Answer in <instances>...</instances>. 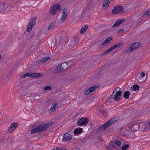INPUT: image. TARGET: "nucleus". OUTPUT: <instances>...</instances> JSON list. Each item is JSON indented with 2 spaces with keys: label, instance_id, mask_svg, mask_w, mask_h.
I'll return each mask as SVG.
<instances>
[{
  "label": "nucleus",
  "instance_id": "1",
  "mask_svg": "<svg viewBox=\"0 0 150 150\" xmlns=\"http://www.w3.org/2000/svg\"><path fill=\"white\" fill-rule=\"evenodd\" d=\"M119 119L117 117L110 119L103 125H101L96 130L97 132H100L104 131L110 126L115 123Z\"/></svg>",
  "mask_w": 150,
  "mask_h": 150
},
{
  "label": "nucleus",
  "instance_id": "2",
  "mask_svg": "<svg viewBox=\"0 0 150 150\" xmlns=\"http://www.w3.org/2000/svg\"><path fill=\"white\" fill-rule=\"evenodd\" d=\"M52 124V122H48L40 125L32 129L31 131V134H33L35 133L43 131L48 128Z\"/></svg>",
  "mask_w": 150,
  "mask_h": 150
},
{
  "label": "nucleus",
  "instance_id": "3",
  "mask_svg": "<svg viewBox=\"0 0 150 150\" xmlns=\"http://www.w3.org/2000/svg\"><path fill=\"white\" fill-rule=\"evenodd\" d=\"M61 9V8L59 5L58 4H55L51 7L49 13L52 16H53L55 15Z\"/></svg>",
  "mask_w": 150,
  "mask_h": 150
},
{
  "label": "nucleus",
  "instance_id": "4",
  "mask_svg": "<svg viewBox=\"0 0 150 150\" xmlns=\"http://www.w3.org/2000/svg\"><path fill=\"white\" fill-rule=\"evenodd\" d=\"M124 8L121 6H116L112 9V13L113 14L122 13L124 12Z\"/></svg>",
  "mask_w": 150,
  "mask_h": 150
},
{
  "label": "nucleus",
  "instance_id": "5",
  "mask_svg": "<svg viewBox=\"0 0 150 150\" xmlns=\"http://www.w3.org/2000/svg\"><path fill=\"white\" fill-rule=\"evenodd\" d=\"M42 75V74H41L40 73H32L29 74L28 73H27L21 75V78H24L27 76H29L31 78H36L40 77Z\"/></svg>",
  "mask_w": 150,
  "mask_h": 150
},
{
  "label": "nucleus",
  "instance_id": "6",
  "mask_svg": "<svg viewBox=\"0 0 150 150\" xmlns=\"http://www.w3.org/2000/svg\"><path fill=\"white\" fill-rule=\"evenodd\" d=\"M141 45L140 43L137 42L134 43L132 44L130 46V47L127 50V52L130 53L132 51L138 48V47H140Z\"/></svg>",
  "mask_w": 150,
  "mask_h": 150
},
{
  "label": "nucleus",
  "instance_id": "7",
  "mask_svg": "<svg viewBox=\"0 0 150 150\" xmlns=\"http://www.w3.org/2000/svg\"><path fill=\"white\" fill-rule=\"evenodd\" d=\"M89 121V119L87 117H82L79 119L77 121V125L79 126L83 125H86Z\"/></svg>",
  "mask_w": 150,
  "mask_h": 150
},
{
  "label": "nucleus",
  "instance_id": "8",
  "mask_svg": "<svg viewBox=\"0 0 150 150\" xmlns=\"http://www.w3.org/2000/svg\"><path fill=\"white\" fill-rule=\"evenodd\" d=\"M18 125V124L17 122H14L11 123L8 129V132L10 133H11L16 129Z\"/></svg>",
  "mask_w": 150,
  "mask_h": 150
},
{
  "label": "nucleus",
  "instance_id": "9",
  "mask_svg": "<svg viewBox=\"0 0 150 150\" xmlns=\"http://www.w3.org/2000/svg\"><path fill=\"white\" fill-rule=\"evenodd\" d=\"M146 123L145 122H141L139 124V128L141 131L145 132L149 131L148 129H147V126H146Z\"/></svg>",
  "mask_w": 150,
  "mask_h": 150
},
{
  "label": "nucleus",
  "instance_id": "10",
  "mask_svg": "<svg viewBox=\"0 0 150 150\" xmlns=\"http://www.w3.org/2000/svg\"><path fill=\"white\" fill-rule=\"evenodd\" d=\"M14 139V138L13 137H8L6 141L4 140L5 143L4 144V146L5 147L11 145Z\"/></svg>",
  "mask_w": 150,
  "mask_h": 150
},
{
  "label": "nucleus",
  "instance_id": "11",
  "mask_svg": "<svg viewBox=\"0 0 150 150\" xmlns=\"http://www.w3.org/2000/svg\"><path fill=\"white\" fill-rule=\"evenodd\" d=\"M139 126V125H138L137 123H133L129 126V127L132 131L135 132L140 129Z\"/></svg>",
  "mask_w": 150,
  "mask_h": 150
},
{
  "label": "nucleus",
  "instance_id": "12",
  "mask_svg": "<svg viewBox=\"0 0 150 150\" xmlns=\"http://www.w3.org/2000/svg\"><path fill=\"white\" fill-rule=\"evenodd\" d=\"M68 11L65 8H64L62 13L61 21L62 23H64L66 20L67 15Z\"/></svg>",
  "mask_w": 150,
  "mask_h": 150
},
{
  "label": "nucleus",
  "instance_id": "13",
  "mask_svg": "<svg viewBox=\"0 0 150 150\" xmlns=\"http://www.w3.org/2000/svg\"><path fill=\"white\" fill-rule=\"evenodd\" d=\"M72 136L70 134L66 133L64 134L62 140L63 141H69L72 139Z\"/></svg>",
  "mask_w": 150,
  "mask_h": 150
},
{
  "label": "nucleus",
  "instance_id": "14",
  "mask_svg": "<svg viewBox=\"0 0 150 150\" xmlns=\"http://www.w3.org/2000/svg\"><path fill=\"white\" fill-rule=\"evenodd\" d=\"M122 92L121 91H119L117 92L113 97L114 99L116 101H119L120 100V96H121Z\"/></svg>",
  "mask_w": 150,
  "mask_h": 150
},
{
  "label": "nucleus",
  "instance_id": "15",
  "mask_svg": "<svg viewBox=\"0 0 150 150\" xmlns=\"http://www.w3.org/2000/svg\"><path fill=\"white\" fill-rule=\"evenodd\" d=\"M98 86H97L90 87L85 92V94L86 95H88L92 91L96 90Z\"/></svg>",
  "mask_w": 150,
  "mask_h": 150
},
{
  "label": "nucleus",
  "instance_id": "16",
  "mask_svg": "<svg viewBox=\"0 0 150 150\" xmlns=\"http://www.w3.org/2000/svg\"><path fill=\"white\" fill-rule=\"evenodd\" d=\"M130 133L129 131L126 130H123L120 132V133L121 135L127 138L129 137V134Z\"/></svg>",
  "mask_w": 150,
  "mask_h": 150
},
{
  "label": "nucleus",
  "instance_id": "17",
  "mask_svg": "<svg viewBox=\"0 0 150 150\" xmlns=\"http://www.w3.org/2000/svg\"><path fill=\"white\" fill-rule=\"evenodd\" d=\"M125 20V19H119L116 21L112 27H116L118 26L122 23H123Z\"/></svg>",
  "mask_w": 150,
  "mask_h": 150
},
{
  "label": "nucleus",
  "instance_id": "18",
  "mask_svg": "<svg viewBox=\"0 0 150 150\" xmlns=\"http://www.w3.org/2000/svg\"><path fill=\"white\" fill-rule=\"evenodd\" d=\"M7 7V4L2 2L0 3V13L5 11Z\"/></svg>",
  "mask_w": 150,
  "mask_h": 150
},
{
  "label": "nucleus",
  "instance_id": "19",
  "mask_svg": "<svg viewBox=\"0 0 150 150\" xmlns=\"http://www.w3.org/2000/svg\"><path fill=\"white\" fill-rule=\"evenodd\" d=\"M58 105V104L57 103H54L51 106L50 111H51L53 112H54L56 110Z\"/></svg>",
  "mask_w": 150,
  "mask_h": 150
},
{
  "label": "nucleus",
  "instance_id": "20",
  "mask_svg": "<svg viewBox=\"0 0 150 150\" xmlns=\"http://www.w3.org/2000/svg\"><path fill=\"white\" fill-rule=\"evenodd\" d=\"M79 40L77 37H74L72 39L71 45H76L78 44V42Z\"/></svg>",
  "mask_w": 150,
  "mask_h": 150
},
{
  "label": "nucleus",
  "instance_id": "21",
  "mask_svg": "<svg viewBox=\"0 0 150 150\" xmlns=\"http://www.w3.org/2000/svg\"><path fill=\"white\" fill-rule=\"evenodd\" d=\"M6 136L5 135H2V138L0 139V150L1 149L2 147L3 146H4V137Z\"/></svg>",
  "mask_w": 150,
  "mask_h": 150
},
{
  "label": "nucleus",
  "instance_id": "22",
  "mask_svg": "<svg viewBox=\"0 0 150 150\" xmlns=\"http://www.w3.org/2000/svg\"><path fill=\"white\" fill-rule=\"evenodd\" d=\"M112 37H110L106 39L104 42L101 44L102 45H106L108 43L110 42L112 39Z\"/></svg>",
  "mask_w": 150,
  "mask_h": 150
},
{
  "label": "nucleus",
  "instance_id": "23",
  "mask_svg": "<svg viewBox=\"0 0 150 150\" xmlns=\"http://www.w3.org/2000/svg\"><path fill=\"white\" fill-rule=\"evenodd\" d=\"M111 142L112 141H111L109 143L110 145L109 146H106V148L107 149L111 150L112 149V148H115V145L114 144H112Z\"/></svg>",
  "mask_w": 150,
  "mask_h": 150
},
{
  "label": "nucleus",
  "instance_id": "24",
  "mask_svg": "<svg viewBox=\"0 0 150 150\" xmlns=\"http://www.w3.org/2000/svg\"><path fill=\"white\" fill-rule=\"evenodd\" d=\"M88 29V26L87 25H84L82 26L81 29L80 33L81 34H83Z\"/></svg>",
  "mask_w": 150,
  "mask_h": 150
},
{
  "label": "nucleus",
  "instance_id": "25",
  "mask_svg": "<svg viewBox=\"0 0 150 150\" xmlns=\"http://www.w3.org/2000/svg\"><path fill=\"white\" fill-rule=\"evenodd\" d=\"M83 129L82 128L76 129L74 131V134H81L83 132Z\"/></svg>",
  "mask_w": 150,
  "mask_h": 150
},
{
  "label": "nucleus",
  "instance_id": "26",
  "mask_svg": "<svg viewBox=\"0 0 150 150\" xmlns=\"http://www.w3.org/2000/svg\"><path fill=\"white\" fill-rule=\"evenodd\" d=\"M139 86L137 84H135L131 87V89L133 91H136L139 89Z\"/></svg>",
  "mask_w": 150,
  "mask_h": 150
},
{
  "label": "nucleus",
  "instance_id": "27",
  "mask_svg": "<svg viewBox=\"0 0 150 150\" xmlns=\"http://www.w3.org/2000/svg\"><path fill=\"white\" fill-rule=\"evenodd\" d=\"M37 18L36 17H34L33 18L31 19L29 23H30L34 26L36 23V21Z\"/></svg>",
  "mask_w": 150,
  "mask_h": 150
},
{
  "label": "nucleus",
  "instance_id": "28",
  "mask_svg": "<svg viewBox=\"0 0 150 150\" xmlns=\"http://www.w3.org/2000/svg\"><path fill=\"white\" fill-rule=\"evenodd\" d=\"M68 63L67 62H64L62 63L61 64V67L62 68V69L63 70H66L68 67Z\"/></svg>",
  "mask_w": 150,
  "mask_h": 150
},
{
  "label": "nucleus",
  "instance_id": "29",
  "mask_svg": "<svg viewBox=\"0 0 150 150\" xmlns=\"http://www.w3.org/2000/svg\"><path fill=\"white\" fill-rule=\"evenodd\" d=\"M47 43L49 46L51 47L54 48L55 45V43L54 41L51 40H49L47 42Z\"/></svg>",
  "mask_w": 150,
  "mask_h": 150
},
{
  "label": "nucleus",
  "instance_id": "30",
  "mask_svg": "<svg viewBox=\"0 0 150 150\" xmlns=\"http://www.w3.org/2000/svg\"><path fill=\"white\" fill-rule=\"evenodd\" d=\"M123 45V43L122 42L118 43L115 45H114L111 47L113 50L115 49L116 48L120 47V46H122Z\"/></svg>",
  "mask_w": 150,
  "mask_h": 150
},
{
  "label": "nucleus",
  "instance_id": "31",
  "mask_svg": "<svg viewBox=\"0 0 150 150\" xmlns=\"http://www.w3.org/2000/svg\"><path fill=\"white\" fill-rule=\"evenodd\" d=\"M130 94V93L129 91H126L125 92L123 97L126 99L129 98V95Z\"/></svg>",
  "mask_w": 150,
  "mask_h": 150
},
{
  "label": "nucleus",
  "instance_id": "32",
  "mask_svg": "<svg viewBox=\"0 0 150 150\" xmlns=\"http://www.w3.org/2000/svg\"><path fill=\"white\" fill-rule=\"evenodd\" d=\"M33 26V25L30 23H29L27 26V31L28 32H30Z\"/></svg>",
  "mask_w": 150,
  "mask_h": 150
},
{
  "label": "nucleus",
  "instance_id": "33",
  "mask_svg": "<svg viewBox=\"0 0 150 150\" xmlns=\"http://www.w3.org/2000/svg\"><path fill=\"white\" fill-rule=\"evenodd\" d=\"M55 23V22L54 21L52 22H51L50 24L48 27V30H49L51 29L53 27Z\"/></svg>",
  "mask_w": 150,
  "mask_h": 150
},
{
  "label": "nucleus",
  "instance_id": "34",
  "mask_svg": "<svg viewBox=\"0 0 150 150\" xmlns=\"http://www.w3.org/2000/svg\"><path fill=\"white\" fill-rule=\"evenodd\" d=\"M63 69H62V68L61 65L60 66H58L57 68H56L54 69V71H57V72H59L61 71Z\"/></svg>",
  "mask_w": 150,
  "mask_h": 150
},
{
  "label": "nucleus",
  "instance_id": "35",
  "mask_svg": "<svg viewBox=\"0 0 150 150\" xmlns=\"http://www.w3.org/2000/svg\"><path fill=\"white\" fill-rule=\"evenodd\" d=\"M110 3V1L108 0H105L103 5V7H106V8H107L109 5V3Z\"/></svg>",
  "mask_w": 150,
  "mask_h": 150
},
{
  "label": "nucleus",
  "instance_id": "36",
  "mask_svg": "<svg viewBox=\"0 0 150 150\" xmlns=\"http://www.w3.org/2000/svg\"><path fill=\"white\" fill-rule=\"evenodd\" d=\"M112 50H113L112 49V47H111V48H110L109 49H108L107 50H106L103 53V55H105L106 54L108 53H109V52H110V51H112Z\"/></svg>",
  "mask_w": 150,
  "mask_h": 150
},
{
  "label": "nucleus",
  "instance_id": "37",
  "mask_svg": "<svg viewBox=\"0 0 150 150\" xmlns=\"http://www.w3.org/2000/svg\"><path fill=\"white\" fill-rule=\"evenodd\" d=\"M101 114L103 115L104 116H106L108 114V112L105 110H102L101 111Z\"/></svg>",
  "mask_w": 150,
  "mask_h": 150
},
{
  "label": "nucleus",
  "instance_id": "38",
  "mask_svg": "<svg viewBox=\"0 0 150 150\" xmlns=\"http://www.w3.org/2000/svg\"><path fill=\"white\" fill-rule=\"evenodd\" d=\"M114 144H115L118 146H119L121 144V142L118 140H116L115 142H113Z\"/></svg>",
  "mask_w": 150,
  "mask_h": 150
},
{
  "label": "nucleus",
  "instance_id": "39",
  "mask_svg": "<svg viewBox=\"0 0 150 150\" xmlns=\"http://www.w3.org/2000/svg\"><path fill=\"white\" fill-rule=\"evenodd\" d=\"M129 146V144H126L123 146L122 147V150H125L128 148Z\"/></svg>",
  "mask_w": 150,
  "mask_h": 150
},
{
  "label": "nucleus",
  "instance_id": "40",
  "mask_svg": "<svg viewBox=\"0 0 150 150\" xmlns=\"http://www.w3.org/2000/svg\"><path fill=\"white\" fill-rule=\"evenodd\" d=\"M50 59V57H46L42 58L41 59V61L42 63L44 62H45L47 61Z\"/></svg>",
  "mask_w": 150,
  "mask_h": 150
},
{
  "label": "nucleus",
  "instance_id": "41",
  "mask_svg": "<svg viewBox=\"0 0 150 150\" xmlns=\"http://www.w3.org/2000/svg\"><path fill=\"white\" fill-rule=\"evenodd\" d=\"M52 89V87L49 86H47L45 87L44 88V90H51Z\"/></svg>",
  "mask_w": 150,
  "mask_h": 150
},
{
  "label": "nucleus",
  "instance_id": "42",
  "mask_svg": "<svg viewBox=\"0 0 150 150\" xmlns=\"http://www.w3.org/2000/svg\"><path fill=\"white\" fill-rule=\"evenodd\" d=\"M51 150H68L67 149H62L61 148H60L59 147H55L54 149H52Z\"/></svg>",
  "mask_w": 150,
  "mask_h": 150
},
{
  "label": "nucleus",
  "instance_id": "43",
  "mask_svg": "<svg viewBox=\"0 0 150 150\" xmlns=\"http://www.w3.org/2000/svg\"><path fill=\"white\" fill-rule=\"evenodd\" d=\"M150 15V11H148L145 14H144L143 15V18L145 17L146 16H149Z\"/></svg>",
  "mask_w": 150,
  "mask_h": 150
},
{
  "label": "nucleus",
  "instance_id": "44",
  "mask_svg": "<svg viewBox=\"0 0 150 150\" xmlns=\"http://www.w3.org/2000/svg\"><path fill=\"white\" fill-rule=\"evenodd\" d=\"M146 126H147V128L149 129V130H150V121L148 122L147 123H146Z\"/></svg>",
  "mask_w": 150,
  "mask_h": 150
},
{
  "label": "nucleus",
  "instance_id": "45",
  "mask_svg": "<svg viewBox=\"0 0 150 150\" xmlns=\"http://www.w3.org/2000/svg\"><path fill=\"white\" fill-rule=\"evenodd\" d=\"M145 76V74L144 72H142L140 74V76L141 77V78H142L144 77Z\"/></svg>",
  "mask_w": 150,
  "mask_h": 150
},
{
  "label": "nucleus",
  "instance_id": "46",
  "mask_svg": "<svg viewBox=\"0 0 150 150\" xmlns=\"http://www.w3.org/2000/svg\"><path fill=\"white\" fill-rule=\"evenodd\" d=\"M36 63L37 64H40V63H42V62L41 61V59L40 60H38L36 61Z\"/></svg>",
  "mask_w": 150,
  "mask_h": 150
},
{
  "label": "nucleus",
  "instance_id": "47",
  "mask_svg": "<svg viewBox=\"0 0 150 150\" xmlns=\"http://www.w3.org/2000/svg\"><path fill=\"white\" fill-rule=\"evenodd\" d=\"M108 98H110L109 99V100H110V101H111L112 99V96L108 97Z\"/></svg>",
  "mask_w": 150,
  "mask_h": 150
},
{
  "label": "nucleus",
  "instance_id": "48",
  "mask_svg": "<svg viewBox=\"0 0 150 150\" xmlns=\"http://www.w3.org/2000/svg\"><path fill=\"white\" fill-rule=\"evenodd\" d=\"M110 98H108L106 99V101L107 102V103H109L110 102V100H109V99Z\"/></svg>",
  "mask_w": 150,
  "mask_h": 150
},
{
  "label": "nucleus",
  "instance_id": "49",
  "mask_svg": "<svg viewBox=\"0 0 150 150\" xmlns=\"http://www.w3.org/2000/svg\"><path fill=\"white\" fill-rule=\"evenodd\" d=\"M117 91H117V90L116 89H115L114 90V91L113 92L112 94H114V93H115V92H116V93Z\"/></svg>",
  "mask_w": 150,
  "mask_h": 150
},
{
  "label": "nucleus",
  "instance_id": "50",
  "mask_svg": "<svg viewBox=\"0 0 150 150\" xmlns=\"http://www.w3.org/2000/svg\"><path fill=\"white\" fill-rule=\"evenodd\" d=\"M119 31L121 33H122L123 32L124 30L123 29H120L119 30Z\"/></svg>",
  "mask_w": 150,
  "mask_h": 150
},
{
  "label": "nucleus",
  "instance_id": "51",
  "mask_svg": "<svg viewBox=\"0 0 150 150\" xmlns=\"http://www.w3.org/2000/svg\"><path fill=\"white\" fill-rule=\"evenodd\" d=\"M71 132V130H70V131H69H69H68V132Z\"/></svg>",
  "mask_w": 150,
  "mask_h": 150
},
{
  "label": "nucleus",
  "instance_id": "52",
  "mask_svg": "<svg viewBox=\"0 0 150 150\" xmlns=\"http://www.w3.org/2000/svg\"><path fill=\"white\" fill-rule=\"evenodd\" d=\"M100 141H103V140H102V139H100Z\"/></svg>",
  "mask_w": 150,
  "mask_h": 150
},
{
  "label": "nucleus",
  "instance_id": "53",
  "mask_svg": "<svg viewBox=\"0 0 150 150\" xmlns=\"http://www.w3.org/2000/svg\"><path fill=\"white\" fill-rule=\"evenodd\" d=\"M139 82H141V81H139Z\"/></svg>",
  "mask_w": 150,
  "mask_h": 150
},
{
  "label": "nucleus",
  "instance_id": "54",
  "mask_svg": "<svg viewBox=\"0 0 150 150\" xmlns=\"http://www.w3.org/2000/svg\"><path fill=\"white\" fill-rule=\"evenodd\" d=\"M139 82H141V81H139Z\"/></svg>",
  "mask_w": 150,
  "mask_h": 150
}]
</instances>
